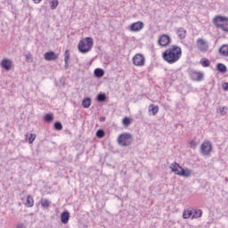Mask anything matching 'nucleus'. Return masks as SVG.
Listing matches in <instances>:
<instances>
[{
  "mask_svg": "<svg viewBox=\"0 0 228 228\" xmlns=\"http://www.w3.org/2000/svg\"><path fill=\"white\" fill-rule=\"evenodd\" d=\"M183 56V50L181 46L173 45L170 48H167L163 53L162 58L169 65H174V63H177L181 57Z\"/></svg>",
  "mask_w": 228,
  "mask_h": 228,
  "instance_id": "1",
  "label": "nucleus"
},
{
  "mask_svg": "<svg viewBox=\"0 0 228 228\" xmlns=\"http://www.w3.org/2000/svg\"><path fill=\"white\" fill-rule=\"evenodd\" d=\"M94 47V38L92 37H85L80 40L77 45V49L79 53L82 54H86L92 51Z\"/></svg>",
  "mask_w": 228,
  "mask_h": 228,
  "instance_id": "2",
  "label": "nucleus"
},
{
  "mask_svg": "<svg viewBox=\"0 0 228 228\" xmlns=\"http://www.w3.org/2000/svg\"><path fill=\"white\" fill-rule=\"evenodd\" d=\"M214 24L218 29H221L224 33H228V17L217 15L214 18Z\"/></svg>",
  "mask_w": 228,
  "mask_h": 228,
  "instance_id": "3",
  "label": "nucleus"
},
{
  "mask_svg": "<svg viewBox=\"0 0 228 228\" xmlns=\"http://www.w3.org/2000/svg\"><path fill=\"white\" fill-rule=\"evenodd\" d=\"M133 135L129 133H124L118 135V143L121 147H129L131 143H133Z\"/></svg>",
  "mask_w": 228,
  "mask_h": 228,
  "instance_id": "4",
  "label": "nucleus"
},
{
  "mask_svg": "<svg viewBox=\"0 0 228 228\" xmlns=\"http://www.w3.org/2000/svg\"><path fill=\"white\" fill-rule=\"evenodd\" d=\"M196 45L200 53H208L209 51V42L202 37L196 40Z\"/></svg>",
  "mask_w": 228,
  "mask_h": 228,
  "instance_id": "5",
  "label": "nucleus"
},
{
  "mask_svg": "<svg viewBox=\"0 0 228 228\" xmlns=\"http://www.w3.org/2000/svg\"><path fill=\"white\" fill-rule=\"evenodd\" d=\"M213 151V144L209 141H205L200 145V151L203 156H209Z\"/></svg>",
  "mask_w": 228,
  "mask_h": 228,
  "instance_id": "6",
  "label": "nucleus"
},
{
  "mask_svg": "<svg viewBox=\"0 0 228 228\" xmlns=\"http://www.w3.org/2000/svg\"><path fill=\"white\" fill-rule=\"evenodd\" d=\"M132 61L135 67H143L145 65V56L142 53H136L133 57Z\"/></svg>",
  "mask_w": 228,
  "mask_h": 228,
  "instance_id": "7",
  "label": "nucleus"
},
{
  "mask_svg": "<svg viewBox=\"0 0 228 228\" xmlns=\"http://www.w3.org/2000/svg\"><path fill=\"white\" fill-rule=\"evenodd\" d=\"M189 76L192 81H202L204 79V72L197 71L195 69H191L189 71Z\"/></svg>",
  "mask_w": 228,
  "mask_h": 228,
  "instance_id": "8",
  "label": "nucleus"
},
{
  "mask_svg": "<svg viewBox=\"0 0 228 228\" xmlns=\"http://www.w3.org/2000/svg\"><path fill=\"white\" fill-rule=\"evenodd\" d=\"M170 42H172V37L167 34H163L159 38V45L161 47H167V45H170Z\"/></svg>",
  "mask_w": 228,
  "mask_h": 228,
  "instance_id": "9",
  "label": "nucleus"
},
{
  "mask_svg": "<svg viewBox=\"0 0 228 228\" xmlns=\"http://www.w3.org/2000/svg\"><path fill=\"white\" fill-rule=\"evenodd\" d=\"M144 26L145 24H143L142 21L134 22L130 25L129 30L132 31L133 33H138L139 31H142Z\"/></svg>",
  "mask_w": 228,
  "mask_h": 228,
  "instance_id": "10",
  "label": "nucleus"
},
{
  "mask_svg": "<svg viewBox=\"0 0 228 228\" xmlns=\"http://www.w3.org/2000/svg\"><path fill=\"white\" fill-rule=\"evenodd\" d=\"M2 69L4 70L10 71L12 70V67H13V62L10 59H4L0 63Z\"/></svg>",
  "mask_w": 228,
  "mask_h": 228,
  "instance_id": "11",
  "label": "nucleus"
},
{
  "mask_svg": "<svg viewBox=\"0 0 228 228\" xmlns=\"http://www.w3.org/2000/svg\"><path fill=\"white\" fill-rule=\"evenodd\" d=\"M44 58L46 61H54L58 60V54L54 52H46L44 54Z\"/></svg>",
  "mask_w": 228,
  "mask_h": 228,
  "instance_id": "12",
  "label": "nucleus"
},
{
  "mask_svg": "<svg viewBox=\"0 0 228 228\" xmlns=\"http://www.w3.org/2000/svg\"><path fill=\"white\" fill-rule=\"evenodd\" d=\"M169 168L171 172H173L176 175H179V174H181V168H183V167H181V165H179L177 162H173L172 164H170Z\"/></svg>",
  "mask_w": 228,
  "mask_h": 228,
  "instance_id": "13",
  "label": "nucleus"
},
{
  "mask_svg": "<svg viewBox=\"0 0 228 228\" xmlns=\"http://www.w3.org/2000/svg\"><path fill=\"white\" fill-rule=\"evenodd\" d=\"M69 220H70V213L69 211H63L61 214V224H69Z\"/></svg>",
  "mask_w": 228,
  "mask_h": 228,
  "instance_id": "14",
  "label": "nucleus"
},
{
  "mask_svg": "<svg viewBox=\"0 0 228 228\" xmlns=\"http://www.w3.org/2000/svg\"><path fill=\"white\" fill-rule=\"evenodd\" d=\"M219 55L224 58H228V45H223L218 50Z\"/></svg>",
  "mask_w": 228,
  "mask_h": 228,
  "instance_id": "15",
  "label": "nucleus"
},
{
  "mask_svg": "<svg viewBox=\"0 0 228 228\" xmlns=\"http://www.w3.org/2000/svg\"><path fill=\"white\" fill-rule=\"evenodd\" d=\"M191 169L182 167L180 173H178V175L181 177H191Z\"/></svg>",
  "mask_w": 228,
  "mask_h": 228,
  "instance_id": "16",
  "label": "nucleus"
},
{
  "mask_svg": "<svg viewBox=\"0 0 228 228\" xmlns=\"http://www.w3.org/2000/svg\"><path fill=\"white\" fill-rule=\"evenodd\" d=\"M186 33L187 31L184 28H179L176 31L177 37L180 40H184V38H186Z\"/></svg>",
  "mask_w": 228,
  "mask_h": 228,
  "instance_id": "17",
  "label": "nucleus"
},
{
  "mask_svg": "<svg viewBox=\"0 0 228 228\" xmlns=\"http://www.w3.org/2000/svg\"><path fill=\"white\" fill-rule=\"evenodd\" d=\"M40 204H41V208H43V209H47L48 208L51 207V200H49L47 199H41Z\"/></svg>",
  "mask_w": 228,
  "mask_h": 228,
  "instance_id": "18",
  "label": "nucleus"
},
{
  "mask_svg": "<svg viewBox=\"0 0 228 228\" xmlns=\"http://www.w3.org/2000/svg\"><path fill=\"white\" fill-rule=\"evenodd\" d=\"M192 216H193V209H187V210H184L183 213V218L184 219H188V218L192 219Z\"/></svg>",
  "mask_w": 228,
  "mask_h": 228,
  "instance_id": "19",
  "label": "nucleus"
},
{
  "mask_svg": "<svg viewBox=\"0 0 228 228\" xmlns=\"http://www.w3.org/2000/svg\"><path fill=\"white\" fill-rule=\"evenodd\" d=\"M216 69L218 72H221V74H225V72H227V66H225L224 63H218L216 65Z\"/></svg>",
  "mask_w": 228,
  "mask_h": 228,
  "instance_id": "20",
  "label": "nucleus"
},
{
  "mask_svg": "<svg viewBox=\"0 0 228 228\" xmlns=\"http://www.w3.org/2000/svg\"><path fill=\"white\" fill-rule=\"evenodd\" d=\"M33 206H35V200H33V197L31 195H28L27 197L26 207L27 208H33Z\"/></svg>",
  "mask_w": 228,
  "mask_h": 228,
  "instance_id": "21",
  "label": "nucleus"
},
{
  "mask_svg": "<svg viewBox=\"0 0 228 228\" xmlns=\"http://www.w3.org/2000/svg\"><path fill=\"white\" fill-rule=\"evenodd\" d=\"M202 216L201 209H192V220L193 218H200Z\"/></svg>",
  "mask_w": 228,
  "mask_h": 228,
  "instance_id": "22",
  "label": "nucleus"
},
{
  "mask_svg": "<svg viewBox=\"0 0 228 228\" xmlns=\"http://www.w3.org/2000/svg\"><path fill=\"white\" fill-rule=\"evenodd\" d=\"M94 76L96 77H102V76H104V69H101V68H97L94 69Z\"/></svg>",
  "mask_w": 228,
  "mask_h": 228,
  "instance_id": "23",
  "label": "nucleus"
},
{
  "mask_svg": "<svg viewBox=\"0 0 228 228\" xmlns=\"http://www.w3.org/2000/svg\"><path fill=\"white\" fill-rule=\"evenodd\" d=\"M92 100L90 98H85L82 102L83 108H90Z\"/></svg>",
  "mask_w": 228,
  "mask_h": 228,
  "instance_id": "24",
  "label": "nucleus"
},
{
  "mask_svg": "<svg viewBox=\"0 0 228 228\" xmlns=\"http://www.w3.org/2000/svg\"><path fill=\"white\" fill-rule=\"evenodd\" d=\"M49 4L51 10H56V8H58V4H60V2L58 0H50Z\"/></svg>",
  "mask_w": 228,
  "mask_h": 228,
  "instance_id": "25",
  "label": "nucleus"
},
{
  "mask_svg": "<svg viewBox=\"0 0 228 228\" xmlns=\"http://www.w3.org/2000/svg\"><path fill=\"white\" fill-rule=\"evenodd\" d=\"M150 111H152V115H157L159 111V107L158 105L151 104L150 106Z\"/></svg>",
  "mask_w": 228,
  "mask_h": 228,
  "instance_id": "26",
  "label": "nucleus"
},
{
  "mask_svg": "<svg viewBox=\"0 0 228 228\" xmlns=\"http://www.w3.org/2000/svg\"><path fill=\"white\" fill-rule=\"evenodd\" d=\"M122 124L125 126V127H129V126L132 124V119L128 117H126L123 118Z\"/></svg>",
  "mask_w": 228,
  "mask_h": 228,
  "instance_id": "27",
  "label": "nucleus"
},
{
  "mask_svg": "<svg viewBox=\"0 0 228 228\" xmlns=\"http://www.w3.org/2000/svg\"><path fill=\"white\" fill-rule=\"evenodd\" d=\"M64 56H65V58H64L65 65H69V59L70 58V52L69 50H66Z\"/></svg>",
  "mask_w": 228,
  "mask_h": 228,
  "instance_id": "28",
  "label": "nucleus"
},
{
  "mask_svg": "<svg viewBox=\"0 0 228 228\" xmlns=\"http://www.w3.org/2000/svg\"><path fill=\"white\" fill-rule=\"evenodd\" d=\"M54 129H56V131H61V129H63V125H61L60 121H57L54 123Z\"/></svg>",
  "mask_w": 228,
  "mask_h": 228,
  "instance_id": "29",
  "label": "nucleus"
},
{
  "mask_svg": "<svg viewBox=\"0 0 228 228\" xmlns=\"http://www.w3.org/2000/svg\"><path fill=\"white\" fill-rule=\"evenodd\" d=\"M97 101L99 102H104V101H106V94H98Z\"/></svg>",
  "mask_w": 228,
  "mask_h": 228,
  "instance_id": "30",
  "label": "nucleus"
},
{
  "mask_svg": "<svg viewBox=\"0 0 228 228\" xmlns=\"http://www.w3.org/2000/svg\"><path fill=\"white\" fill-rule=\"evenodd\" d=\"M52 120H54V116L53 114H46L45 116V122H51Z\"/></svg>",
  "mask_w": 228,
  "mask_h": 228,
  "instance_id": "31",
  "label": "nucleus"
},
{
  "mask_svg": "<svg viewBox=\"0 0 228 228\" xmlns=\"http://www.w3.org/2000/svg\"><path fill=\"white\" fill-rule=\"evenodd\" d=\"M104 134H105L104 130L100 129L96 132L97 138H104Z\"/></svg>",
  "mask_w": 228,
  "mask_h": 228,
  "instance_id": "32",
  "label": "nucleus"
},
{
  "mask_svg": "<svg viewBox=\"0 0 228 228\" xmlns=\"http://www.w3.org/2000/svg\"><path fill=\"white\" fill-rule=\"evenodd\" d=\"M36 138H37V134H30L28 136V143H33Z\"/></svg>",
  "mask_w": 228,
  "mask_h": 228,
  "instance_id": "33",
  "label": "nucleus"
},
{
  "mask_svg": "<svg viewBox=\"0 0 228 228\" xmlns=\"http://www.w3.org/2000/svg\"><path fill=\"white\" fill-rule=\"evenodd\" d=\"M197 145H199V143L196 141H191L189 142V146L191 149H197Z\"/></svg>",
  "mask_w": 228,
  "mask_h": 228,
  "instance_id": "34",
  "label": "nucleus"
},
{
  "mask_svg": "<svg viewBox=\"0 0 228 228\" xmlns=\"http://www.w3.org/2000/svg\"><path fill=\"white\" fill-rule=\"evenodd\" d=\"M26 58V61H28V63H31V61H33V56L31 55V53H27L25 55Z\"/></svg>",
  "mask_w": 228,
  "mask_h": 228,
  "instance_id": "35",
  "label": "nucleus"
},
{
  "mask_svg": "<svg viewBox=\"0 0 228 228\" xmlns=\"http://www.w3.org/2000/svg\"><path fill=\"white\" fill-rule=\"evenodd\" d=\"M200 64L202 65V67H209L210 62L209 60L206 59L203 61H201Z\"/></svg>",
  "mask_w": 228,
  "mask_h": 228,
  "instance_id": "36",
  "label": "nucleus"
},
{
  "mask_svg": "<svg viewBox=\"0 0 228 228\" xmlns=\"http://www.w3.org/2000/svg\"><path fill=\"white\" fill-rule=\"evenodd\" d=\"M225 110H227V108L223 107V108L220 110L221 115H225V114L227 113Z\"/></svg>",
  "mask_w": 228,
  "mask_h": 228,
  "instance_id": "37",
  "label": "nucleus"
},
{
  "mask_svg": "<svg viewBox=\"0 0 228 228\" xmlns=\"http://www.w3.org/2000/svg\"><path fill=\"white\" fill-rule=\"evenodd\" d=\"M223 88L225 90V92H228V82L223 84Z\"/></svg>",
  "mask_w": 228,
  "mask_h": 228,
  "instance_id": "38",
  "label": "nucleus"
},
{
  "mask_svg": "<svg viewBox=\"0 0 228 228\" xmlns=\"http://www.w3.org/2000/svg\"><path fill=\"white\" fill-rule=\"evenodd\" d=\"M16 228H26V225L24 224H18Z\"/></svg>",
  "mask_w": 228,
  "mask_h": 228,
  "instance_id": "39",
  "label": "nucleus"
},
{
  "mask_svg": "<svg viewBox=\"0 0 228 228\" xmlns=\"http://www.w3.org/2000/svg\"><path fill=\"white\" fill-rule=\"evenodd\" d=\"M33 2L35 3V4H39V3L42 2V0H33Z\"/></svg>",
  "mask_w": 228,
  "mask_h": 228,
  "instance_id": "40",
  "label": "nucleus"
},
{
  "mask_svg": "<svg viewBox=\"0 0 228 228\" xmlns=\"http://www.w3.org/2000/svg\"><path fill=\"white\" fill-rule=\"evenodd\" d=\"M104 120H106L105 118H100V121H101V122H104Z\"/></svg>",
  "mask_w": 228,
  "mask_h": 228,
  "instance_id": "41",
  "label": "nucleus"
},
{
  "mask_svg": "<svg viewBox=\"0 0 228 228\" xmlns=\"http://www.w3.org/2000/svg\"><path fill=\"white\" fill-rule=\"evenodd\" d=\"M26 140H28V135H26Z\"/></svg>",
  "mask_w": 228,
  "mask_h": 228,
  "instance_id": "42",
  "label": "nucleus"
}]
</instances>
